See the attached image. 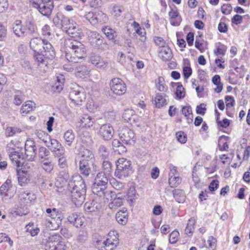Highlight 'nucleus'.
Returning a JSON list of instances; mask_svg holds the SVG:
<instances>
[{
	"instance_id": "f257e3e1",
	"label": "nucleus",
	"mask_w": 250,
	"mask_h": 250,
	"mask_svg": "<svg viewBox=\"0 0 250 250\" xmlns=\"http://www.w3.org/2000/svg\"><path fill=\"white\" fill-rule=\"evenodd\" d=\"M65 46V62L70 63L67 66L63 65V69L68 72L73 70V64L78 62L85 54L86 50L84 46L81 42L73 39H65L64 42Z\"/></svg>"
},
{
	"instance_id": "f03ea898",
	"label": "nucleus",
	"mask_w": 250,
	"mask_h": 250,
	"mask_svg": "<svg viewBox=\"0 0 250 250\" xmlns=\"http://www.w3.org/2000/svg\"><path fill=\"white\" fill-rule=\"evenodd\" d=\"M86 186L82 177L76 174L69 180L65 194L71 197L72 202L77 207L83 203L86 194Z\"/></svg>"
},
{
	"instance_id": "7ed1b4c3",
	"label": "nucleus",
	"mask_w": 250,
	"mask_h": 250,
	"mask_svg": "<svg viewBox=\"0 0 250 250\" xmlns=\"http://www.w3.org/2000/svg\"><path fill=\"white\" fill-rule=\"evenodd\" d=\"M30 48L35 53H42L46 56L49 59L52 60L55 56L52 45L46 40L41 38H33L30 42Z\"/></svg>"
},
{
	"instance_id": "20e7f679",
	"label": "nucleus",
	"mask_w": 250,
	"mask_h": 250,
	"mask_svg": "<svg viewBox=\"0 0 250 250\" xmlns=\"http://www.w3.org/2000/svg\"><path fill=\"white\" fill-rule=\"evenodd\" d=\"M66 89L69 91V97L74 103L80 104L85 101L86 95L83 89L77 83H71Z\"/></svg>"
},
{
	"instance_id": "39448f33",
	"label": "nucleus",
	"mask_w": 250,
	"mask_h": 250,
	"mask_svg": "<svg viewBox=\"0 0 250 250\" xmlns=\"http://www.w3.org/2000/svg\"><path fill=\"white\" fill-rule=\"evenodd\" d=\"M116 169L115 175L119 179H124L129 176L131 171V162L125 158H119L116 162Z\"/></svg>"
},
{
	"instance_id": "423d86ee",
	"label": "nucleus",
	"mask_w": 250,
	"mask_h": 250,
	"mask_svg": "<svg viewBox=\"0 0 250 250\" xmlns=\"http://www.w3.org/2000/svg\"><path fill=\"white\" fill-rule=\"evenodd\" d=\"M18 149V147H16L13 141L8 144L6 146V151L9 153L12 164L17 168L22 167L24 164L23 157L19 154Z\"/></svg>"
},
{
	"instance_id": "0eeeda50",
	"label": "nucleus",
	"mask_w": 250,
	"mask_h": 250,
	"mask_svg": "<svg viewBox=\"0 0 250 250\" xmlns=\"http://www.w3.org/2000/svg\"><path fill=\"white\" fill-rule=\"evenodd\" d=\"M111 92L118 96L122 95L126 91V86L125 82L119 78H113L109 83Z\"/></svg>"
},
{
	"instance_id": "6e6552de",
	"label": "nucleus",
	"mask_w": 250,
	"mask_h": 250,
	"mask_svg": "<svg viewBox=\"0 0 250 250\" xmlns=\"http://www.w3.org/2000/svg\"><path fill=\"white\" fill-rule=\"evenodd\" d=\"M88 39L89 43L94 48L103 50L104 49V46L106 45L104 42V38L97 32H90Z\"/></svg>"
},
{
	"instance_id": "1a4fd4ad",
	"label": "nucleus",
	"mask_w": 250,
	"mask_h": 250,
	"mask_svg": "<svg viewBox=\"0 0 250 250\" xmlns=\"http://www.w3.org/2000/svg\"><path fill=\"white\" fill-rule=\"evenodd\" d=\"M63 32L68 36L71 37V39L79 36L80 35L77 23L65 17H63Z\"/></svg>"
},
{
	"instance_id": "9d476101",
	"label": "nucleus",
	"mask_w": 250,
	"mask_h": 250,
	"mask_svg": "<svg viewBox=\"0 0 250 250\" xmlns=\"http://www.w3.org/2000/svg\"><path fill=\"white\" fill-rule=\"evenodd\" d=\"M119 136L124 143L131 145L135 142L136 138L132 130L127 127L120 128L119 130Z\"/></svg>"
},
{
	"instance_id": "9b49d317",
	"label": "nucleus",
	"mask_w": 250,
	"mask_h": 250,
	"mask_svg": "<svg viewBox=\"0 0 250 250\" xmlns=\"http://www.w3.org/2000/svg\"><path fill=\"white\" fill-rule=\"evenodd\" d=\"M119 244L117 233L115 231H110L105 241L103 242L104 250H114Z\"/></svg>"
},
{
	"instance_id": "f8f14e48",
	"label": "nucleus",
	"mask_w": 250,
	"mask_h": 250,
	"mask_svg": "<svg viewBox=\"0 0 250 250\" xmlns=\"http://www.w3.org/2000/svg\"><path fill=\"white\" fill-rule=\"evenodd\" d=\"M25 158L28 161H33L37 154L35 143L32 140H27L24 145Z\"/></svg>"
},
{
	"instance_id": "ddd939ff",
	"label": "nucleus",
	"mask_w": 250,
	"mask_h": 250,
	"mask_svg": "<svg viewBox=\"0 0 250 250\" xmlns=\"http://www.w3.org/2000/svg\"><path fill=\"white\" fill-rule=\"evenodd\" d=\"M16 186L12 185L11 180L8 179L0 187V194L11 198L16 193Z\"/></svg>"
},
{
	"instance_id": "4468645a",
	"label": "nucleus",
	"mask_w": 250,
	"mask_h": 250,
	"mask_svg": "<svg viewBox=\"0 0 250 250\" xmlns=\"http://www.w3.org/2000/svg\"><path fill=\"white\" fill-rule=\"evenodd\" d=\"M89 62L97 68L104 69L108 65V62L100 55L91 53L89 55Z\"/></svg>"
},
{
	"instance_id": "2eb2a0df",
	"label": "nucleus",
	"mask_w": 250,
	"mask_h": 250,
	"mask_svg": "<svg viewBox=\"0 0 250 250\" xmlns=\"http://www.w3.org/2000/svg\"><path fill=\"white\" fill-rule=\"evenodd\" d=\"M113 127L109 124L103 125L99 128L98 134L104 140L111 139L114 134Z\"/></svg>"
},
{
	"instance_id": "dca6fc26",
	"label": "nucleus",
	"mask_w": 250,
	"mask_h": 250,
	"mask_svg": "<svg viewBox=\"0 0 250 250\" xmlns=\"http://www.w3.org/2000/svg\"><path fill=\"white\" fill-rule=\"evenodd\" d=\"M17 172L19 184L21 186L26 185L30 180V171L23 166L21 169H17Z\"/></svg>"
},
{
	"instance_id": "f3484780",
	"label": "nucleus",
	"mask_w": 250,
	"mask_h": 250,
	"mask_svg": "<svg viewBox=\"0 0 250 250\" xmlns=\"http://www.w3.org/2000/svg\"><path fill=\"white\" fill-rule=\"evenodd\" d=\"M95 123V118L87 114L81 116L78 122V125L81 128H90Z\"/></svg>"
},
{
	"instance_id": "a211bd4d",
	"label": "nucleus",
	"mask_w": 250,
	"mask_h": 250,
	"mask_svg": "<svg viewBox=\"0 0 250 250\" xmlns=\"http://www.w3.org/2000/svg\"><path fill=\"white\" fill-rule=\"evenodd\" d=\"M49 147L52 149L55 156L58 157L59 165L61 166L62 165L61 157L62 154V147L61 144L56 139H52L51 140V146Z\"/></svg>"
},
{
	"instance_id": "6ab92c4d",
	"label": "nucleus",
	"mask_w": 250,
	"mask_h": 250,
	"mask_svg": "<svg viewBox=\"0 0 250 250\" xmlns=\"http://www.w3.org/2000/svg\"><path fill=\"white\" fill-rule=\"evenodd\" d=\"M35 199V195L32 193L24 191L21 192L19 195V202L20 204L19 208H24L32 200Z\"/></svg>"
},
{
	"instance_id": "aec40b11",
	"label": "nucleus",
	"mask_w": 250,
	"mask_h": 250,
	"mask_svg": "<svg viewBox=\"0 0 250 250\" xmlns=\"http://www.w3.org/2000/svg\"><path fill=\"white\" fill-rule=\"evenodd\" d=\"M53 7V1L52 0H44L36 8L42 15L48 17L51 14Z\"/></svg>"
},
{
	"instance_id": "412c9836",
	"label": "nucleus",
	"mask_w": 250,
	"mask_h": 250,
	"mask_svg": "<svg viewBox=\"0 0 250 250\" xmlns=\"http://www.w3.org/2000/svg\"><path fill=\"white\" fill-rule=\"evenodd\" d=\"M67 219L70 223L78 228L83 225L84 217L78 212H72L68 215Z\"/></svg>"
},
{
	"instance_id": "4be33fe9",
	"label": "nucleus",
	"mask_w": 250,
	"mask_h": 250,
	"mask_svg": "<svg viewBox=\"0 0 250 250\" xmlns=\"http://www.w3.org/2000/svg\"><path fill=\"white\" fill-rule=\"evenodd\" d=\"M13 33L18 37L23 38L27 36L24 25L21 24L20 20H16L12 24Z\"/></svg>"
},
{
	"instance_id": "5701e85b",
	"label": "nucleus",
	"mask_w": 250,
	"mask_h": 250,
	"mask_svg": "<svg viewBox=\"0 0 250 250\" xmlns=\"http://www.w3.org/2000/svg\"><path fill=\"white\" fill-rule=\"evenodd\" d=\"M101 31L105 35L106 38L114 44H118L119 43V41L117 40V32L114 29L107 26H104L102 28Z\"/></svg>"
},
{
	"instance_id": "b1692460",
	"label": "nucleus",
	"mask_w": 250,
	"mask_h": 250,
	"mask_svg": "<svg viewBox=\"0 0 250 250\" xmlns=\"http://www.w3.org/2000/svg\"><path fill=\"white\" fill-rule=\"evenodd\" d=\"M123 118L126 122L132 124L136 122L137 116L133 110L127 109L125 110L123 115Z\"/></svg>"
},
{
	"instance_id": "393cba45",
	"label": "nucleus",
	"mask_w": 250,
	"mask_h": 250,
	"mask_svg": "<svg viewBox=\"0 0 250 250\" xmlns=\"http://www.w3.org/2000/svg\"><path fill=\"white\" fill-rule=\"evenodd\" d=\"M108 176L102 172L97 174L93 183L95 185H100L104 188V186H106L108 179Z\"/></svg>"
},
{
	"instance_id": "a878e982",
	"label": "nucleus",
	"mask_w": 250,
	"mask_h": 250,
	"mask_svg": "<svg viewBox=\"0 0 250 250\" xmlns=\"http://www.w3.org/2000/svg\"><path fill=\"white\" fill-rule=\"evenodd\" d=\"M159 56L163 61H168L172 58V52L167 46L160 48Z\"/></svg>"
},
{
	"instance_id": "bb28decb",
	"label": "nucleus",
	"mask_w": 250,
	"mask_h": 250,
	"mask_svg": "<svg viewBox=\"0 0 250 250\" xmlns=\"http://www.w3.org/2000/svg\"><path fill=\"white\" fill-rule=\"evenodd\" d=\"M90 162L86 161H80L79 162V169L80 172L83 175L87 177L91 172V168L90 167Z\"/></svg>"
},
{
	"instance_id": "cd10ccee",
	"label": "nucleus",
	"mask_w": 250,
	"mask_h": 250,
	"mask_svg": "<svg viewBox=\"0 0 250 250\" xmlns=\"http://www.w3.org/2000/svg\"><path fill=\"white\" fill-rule=\"evenodd\" d=\"M116 219L119 224L122 225H125L128 220L127 210L125 209L118 211L116 215Z\"/></svg>"
},
{
	"instance_id": "c85d7f7f",
	"label": "nucleus",
	"mask_w": 250,
	"mask_h": 250,
	"mask_svg": "<svg viewBox=\"0 0 250 250\" xmlns=\"http://www.w3.org/2000/svg\"><path fill=\"white\" fill-rule=\"evenodd\" d=\"M112 145L114 151L118 154H123L127 150L126 147L118 139H114Z\"/></svg>"
},
{
	"instance_id": "c756f323",
	"label": "nucleus",
	"mask_w": 250,
	"mask_h": 250,
	"mask_svg": "<svg viewBox=\"0 0 250 250\" xmlns=\"http://www.w3.org/2000/svg\"><path fill=\"white\" fill-rule=\"evenodd\" d=\"M35 105V104L31 101L26 102L21 108L20 111L21 114L22 115L28 114L36 107Z\"/></svg>"
},
{
	"instance_id": "7c9ffc66",
	"label": "nucleus",
	"mask_w": 250,
	"mask_h": 250,
	"mask_svg": "<svg viewBox=\"0 0 250 250\" xmlns=\"http://www.w3.org/2000/svg\"><path fill=\"white\" fill-rule=\"evenodd\" d=\"M101 208L100 204L93 201L92 202H86L84 206V210L87 212H93Z\"/></svg>"
},
{
	"instance_id": "2f4dec72",
	"label": "nucleus",
	"mask_w": 250,
	"mask_h": 250,
	"mask_svg": "<svg viewBox=\"0 0 250 250\" xmlns=\"http://www.w3.org/2000/svg\"><path fill=\"white\" fill-rule=\"evenodd\" d=\"M166 95L161 93H157L155 98L156 106L160 108L167 104V100Z\"/></svg>"
},
{
	"instance_id": "473e14b6",
	"label": "nucleus",
	"mask_w": 250,
	"mask_h": 250,
	"mask_svg": "<svg viewBox=\"0 0 250 250\" xmlns=\"http://www.w3.org/2000/svg\"><path fill=\"white\" fill-rule=\"evenodd\" d=\"M94 160V155L92 152L87 149H84L82 152L81 159L80 161H86L93 164Z\"/></svg>"
},
{
	"instance_id": "72a5a7b5",
	"label": "nucleus",
	"mask_w": 250,
	"mask_h": 250,
	"mask_svg": "<svg viewBox=\"0 0 250 250\" xmlns=\"http://www.w3.org/2000/svg\"><path fill=\"white\" fill-rule=\"evenodd\" d=\"M25 28L26 29L27 35H33L37 33V28L34 21H27L25 23Z\"/></svg>"
},
{
	"instance_id": "f704fd0d",
	"label": "nucleus",
	"mask_w": 250,
	"mask_h": 250,
	"mask_svg": "<svg viewBox=\"0 0 250 250\" xmlns=\"http://www.w3.org/2000/svg\"><path fill=\"white\" fill-rule=\"evenodd\" d=\"M25 95L23 93L19 90L14 92L13 102L16 105H20L24 100Z\"/></svg>"
},
{
	"instance_id": "c9c22d12",
	"label": "nucleus",
	"mask_w": 250,
	"mask_h": 250,
	"mask_svg": "<svg viewBox=\"0 0 250 250\" xmlns=\"http://www.w3.org/2000/svg\"><path fill=\"white\" fill-rule=\"evenodd\" d=\"M229 137L226 136H222L218 140V145L221 150H227L229 148L228 142L229 141Z\"/></svg>"
},
{
	"instance_id": "e433bc0d",
	"label": "nucleus",
	"mask_w": 250,
	"mask_h": 250,
	"mask_svg": "<svg viewBox=\"0 0 250 250\" xmlns=\"http://www.w3.org/2000/svg\"><path fill=\"white\" fill-rule=\"evenodd\" d=\"M157 89L161 92H165L167 90L164 78L163 77H159L155 81Z\"/></svg>"
},
{
	"instance_id": "4c0bfd02",
	"label": "nucleus",
	"mask_w": 250,
	"mask_h": 250,
	"mask_svg": "<svg viewBox=\"0 0 250 250\" xmlns=\"http://www.w3.org/2000/svg\"><path fill=\"white\" fill-rule=\"evenodd\" d=\"M173 195L176 201L179 203L185 201V194L183 190L177 189L173 190Z\"/></svg>"
},
{
	"instance_id": "58836bf2",
	"label": "nucleus",
	"mask_w": 250,
	"mask_h": 250,
	"mask_svg": "<svg viewBox=\"0 0 250 250\" xmlns=\"http://www.w3.org/2000/svg\"><path fill=\"white\" fill-rule=\"evenodd\" d=\"M89 71L86 66L81 65L76 68V75L78 77H86L89 75Z\"/></svg>"
},
{
	"instance_id": "ea45409f",
	"label": "nucleus",
	"mask_w": 250,
	"mask_h": 250,
	"mask_svg": "<svg viewBox=\"0 0 250 250\" xmlns=\"http://www.w3.org/2000/svg\"><path fill=\"white\" fill-rule=\"evenodd\" d=\"M21 132V129L16 126H8L5 130V135L6 137L13 136Z\"/></svg>"
},
{
	"instance_id": "a19ab883",
	"label": "nucleus",
	"mask_w": 250,
	"mask_h": 250,
	"mask_svg": "<svg viewBox=\"0 0 250 250\" xmlns=\"http://www.w3.org/2000/svg\"><path fill=\"white\" fill-rule=\"evenodd\" d=\"M112 201L109 204V208L110 209L115 210L121 207L123 204V199L119 197H115L112 200Z\"/></svg>"
},
{
	"instance_id": "79ce46f5",
	"label": "nucleus",
	"mask_w": 250,
	"mask_h": 250,
	"mask_svg": "<svg viewBox=\"0 0 250 250\" xmlns=\"http://www.w3.org/2000/svg\"><path fill=\"white\" fill-rule=\"evenodd\" d=\"M220 77L218 75H215L212 78V82L213 84L216 85L214 91L216 93H220L223 89V84L220 82Z\"/></svg>"
},
{
	"instance_id": "37998d69",
	"label": "nucleus",
	"mask_w": 250,
	"mask_h": 250,
	"mask_svg": "<svg viewBox=\"0 0 250 250\" xmlns=\"http://www.w3.org/2000/svg\"><path fill=\"white\" fill-rule=\"evenodd\" d=\"M136 33L138 35L140 36L139 40L141 41V43L139 45L141 48H145V42L146 40V37L144 34H146L144 29H142L141 27L137 28L135 30L134 34Z\"/></svg>"
},
{
	"instance_id": "c03bdc74",
	"label": "nucleus",
	"mask_w": 250,
	"mask_h": 250,
	"mask_svg": "<svg viewBox=\"0 0 250 250\" xmlns=\"http://www.w3.org/2000/svg\"><path fill=\"white\" fill-rule=\"evenodd\" d=\"M195 220L193 218H190L188 222L187 227L185 229V232L187 234L191 235L194 230V225Z\"/></svg>"
},
{
	"instance_id": "a18cd8bd",
	"label": "nucleus",
	"mask_w": 250,
	"mask_h": 250,
	"mask_svg": "<svg viewBox=\"0 0 250 250\" xmlns=\"http://www.w3.org/2000/svg\"><path fill=\"white\" fill-rule=\"evenodd\" d=\"M106 189V186H104V188L100 185H95L93 184L92 187V190L93 193L97 195L99 197H102L103 195L104 191Z\"/></svg>"
},
{
	"instance_id": "49530a36",
	"label": "nucleus",
	"mask_w": 250,
	"mask_h": 250,
	"mask_svg": "<svg viewBox=\"0 0 250 250\" xmlns=\"http://www.w3.org/2000/svg\"><path fill=\"white\" fill-rule=\"evenodd\" d=\"M181 179L179 176H175L169 175L168 183L169 186L171 188H174L177 187L179 184L181 183Z\"/></svg>"
},
{
	"instance_id": "de8ad7c7",
	"label": "nucleus",
	"mask_w": 250,
	"mask_h": 250,
	"mask_svg": "<svg viewBox=\"0 0 250 250\" xmlns=\"http://www.w3.org/2000/svg\"><path fill=\"white\" fill-rule=\"evenodd\" d=\"M96 23L100 22V23H105L108 20V17L106 14L101 11H99L96 13Z\"/></svg>"
},
{
	"instance_id": "09e8293b",
	"label": "nucleus",
	"mask_w": 250,
	"mask_h": 250,
	"mask_svg": "<svg viewBox=\"0 0 250 250\" xmlns=\"http://www.w3.org/2000/svg\"><path fill=\"white\" fill-rule=\"evenodd\" d=\"M103 169L104 171L102 172L109 176L112 170L111 163L108 161L104 160L103 163Z\"/></svg>"
},
{
	"instance_id": "8fccbe9b",
	"label": "nucleus",
	"mask_w": 250,
	"mask_h": 250,
	"mask_svg": "<svg viewBox=\"0 0 250 250\" xmlns=\"http://www.w3.org/2000/svg\"><path fill=\"white\" fill-rule=\"evenodd\" d=\"M63 138L65 140V143L68 146H70L74 139V135L72 131L70 130H68L63 135Z\"/></svg>"
},
{
	"instance_id": "3c124183",
	"label": "nucleus",
	"mask_w": 250,
	"mask_h": 250,
	"mask_svg": "<svg viewBox=\"0 0 250 250\" xmlns=\"http://www.w3.org/2000/svg\"><path fill=\"white\" fill-rule=\"evenodd\" d=\"M81 139L84 144L88 145H91L93 143L92 136L88 132H85L82 134L81 135Z\"/></svg>"
},
{
	"instance_id": "603ef678",
	"label": "nucleus",
	"mask_w": 250,
	"mask_h": 250,
	"mask_svg": "<svg viewBox=\"0 0 250 250\" xmlns=\"http://www.w3.org/2000/svg\"><path fill=\"white\" fill-rule=\"evenodd\" d=\"M109 182L112 187L117 190H121L123 189L125 186L124 184L117 181L114 178L110 179Z\"/></svg>"
},
{
	"instance_id": "864d4df0",
	"label": "nucleus",
	"mask_w": 250,
	"mask_h": 250,
	"mask_svg": "<svg viewBox=\"0 0 250 250\" xmlns=\"http://www.w3.org/2000/svg\"><path fill=\"white\" fill-rule=\"evenodd\" d=\"M62 16L61 14H58L53 19V23L59 29L62 28Z\"/></svg>"
},
{
	"instance_id": "5fc2aeb1",
	"label": "nucleus",
	"mask_w": 250,
	"mask_h": 250,
	"mask_svg": "<svg viewBox=\"0 0 250 250\" xmlns=\"http://www.w3.org/2000/svg\"><path fill=\"white\" fill-rule=\"evenodd\" d=\"M127 200L130 202H133L136 199V190L134 187H131L128 190Z\"/></svg>"
},
{
	"instance_id": "6e6d98bb",
	"label": "nucleus",
	"mask_w": 250,
	"mask_h": 250,
	"mask_svg": "<svg viewBox=\"0 0 250 250\" xmlns=\"http://www.w3.org/2000/svg\"><path fill=\"white\" fill-rule=\"evenodd\" d=\"M37 55H35V57L36 58V60L38 61V62H39V65L42 67L41 65H45V66H46V63H45V61L44 60V58H48L44 55V54H42V53H36Z\"/></svg>"
},
{
	"instance_id": "4d7b16f0",
	"label": "nucleus",
	"mask_w": 250,
	"mask_h": 250,
	"mask_svg": "<svg viewBox=\"0 0 250 250\" xmlns=\"http://www.w3.org/2000/svg\"><path fill=\"white\" fill-rule=\"evenodd\" d=\"M176 136L178 142L181 144H185L187 141L186 135L183 131H178L176 133Z\"/></svg>"
},
{
	"instance_id": "13d9d810",
	"label": "nucleus",
	"mask_w": 250,
	"mask_h": 250,
	"mask_svg": "<svg viewBox=\"0 0 250 250\" xmlns=\"http://www.w3.org/2000/svg\"><path fill=\"white\" fill-rule=\"evenodd\" d=\"M99 154L103 159L105 160L108 156V152L107 151L106 147L104 146H100L99 148Z\"/></svg>"
},
{
	"instance_id": "bf43d9fd",
	"label": "nucleus",
	"mask_w": 250,
	"mask_h": 250,
	"mask_svg": "<svg viewBox=\"0 0 250 250\" xmlns=\"http://www.w3.org/2000/svg\"><path fill=\"white\" fill-rule=\"evenodd\" d=\"M179 233L178 231L174 230L169 235V241L171 244L175 243L178 239Z\"/></svg>"
},
{
	"instance_id": "052dcab7",
	"label": "nucleus",
	"mask_w": 250,
	"mask_h": 250,
	"mask_svg": "<svg viewBox=\"0 0 250 250\" xmlns=\"http://www.w3.org/2000/svg\"><path fill=\"white\" fill-rule=\"evenodd\" d=\"M49 153V151L44 147H41L39 149V156L42 159H44L46 160V157H47Z\"/></svg>"
},
{
	"instance_id": "680f3d73",
	"label": "nucleus",
	"mask_w": 250,
	"mask_h": 250,
	"mask_svg": "<svg viewBox=\"0 0 250 250\" xmlns=\"http://www.w3.org/2000/svg\"><path fill=\"white\" fill-rule=\"evenodd\" d=\"M85 18L92 24H96V13L89 12L85 15Z\"/></svg>"
},
{
	"instance_id": "e2e57ef3",
	"label": "nucleus",
	"mask_w": 250,
	"mask_h": 250,
	"mask_svg": "<svg viewBox=\"0 0 250 250\" xmlns=\"http://www.w3.org/2000/svg\"><path fill=\"white\" fill-rule=\"evenodd\" d=\"M115 194L112 191L105 189L104 191L103 195L102 197H103L104 198L106 199L107 200H112L115 197Z\"/></svg>"
},
{
	"instance_id": "0e129e2a",
	"label": "nucleus",
	"mask_w": 250,
	"mask_h": 250,
	"mask_svg": "<svg viewBox=\"0 0 250 250\" xmlns=\"http://www.w3.org/2000/svg\"><path fill=\"white\" fill-rule=\"evenodd\" d=\"M42 35L44 38H48L51 35V29L50 27L45 24L42 29Z\"/></svg>"
},
{
	"instance_id": "69168bd1",
	"label": "nucleus",
	"mask_w": 250,
	"mask_h": 250,
	"mask_svg": "<svg viewBox=\"0 0 250 250\" xmlns=\"http://www.w3.org/2000/svg\"><path fill=\"white\" fill-rule=\"evenodd\" d=\"M232 7L230 4H225L222 6L221 10V12L225 14L228 15L232 11Z\"/></svg>"
},
{
	"instance_id": "338daca9",
	"label": "nucleus",
	"mask_w": 250,
	"mask_h": 250,
	"mask_svg": "<svg viewBox=\"0 0 250 250\" xmlns=\"http://www.w3.org/2000/svg\"><path fill=\"white\" fill-rule=\"evenodd\" d=\"M7 29L0 23V41H4L6 38Z\"/></svg>"
},
{
	"instance_id": "774afa93",
	"label": "nucleus",
	"mask_w": 250,
	"mask_h": 250,
	"mask_svg": "<svg viewBox=\"0 0 250 250\" xmlns=\"http://www.w3.org/2000/svg\"><path fill=\"white\" fill-rule=\"evenodd\" d=\"M182 85L177 86L175 94L178 98L181 99L185 97V91Z\"/></svg>"
}]
</instances>
